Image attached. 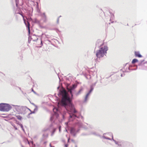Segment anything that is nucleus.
<instances>
[{"label":"nucleus","mask_w":147,"mask_h":147,"mask_svg":"<svg viewBox=\"0 0 147 147\" xmlns=\"http://www.w3.org/2000/svg\"><path fill=\"white\" fill-rule=\"evenodd\" d=\"M52 119V117H51V120H53V119Z\"/></svg>","instance_id":"nucleus-23"},{"label":"nucleus","mask_w":147,"mask_h":147,"mask_svg":"<svg viewBox=\"0 0 147 147\" xmlns=\"http://www.w3.org/2000/svg\"><path fill=\"white\" fill-rule=\"evenodd\" d=\"M76 85L75 84H73L72 86H70L69 88H68V89H70L71 90H73L75 88H76Z\"/></svg>","instance_id":"nucleus-9"},{"label":"nucleus","mask_w":147,"mask_h":147,"mask_svg":"<svg viewBox=\"0 0 147 147\" xmlns=\"http://www.w3.org/2000/svg\"><path fill=\"white\" fill-rule=\"evenodd\" d=\"M40 43H41V45H42V40L41 39H40Z\"/></svg>","instance_id":"nucleus-18"},{"label":"nucleus","mask_w":147,"mask_h":147,"mask_svg":"<svg viewBox=\"0 0 147 147\" xmlns=\"http://www.w3.org/2000/svg\"><path fill=\"white\" fill-rule=\"evenodd\" d=\"M22 17L23 18V20L24 21V22L26 25V26L28 28V33L29 35L30 34V24L29 23V22L28 21L27 22V24L26 21V20L24 19V16L23 15H22Z\"/></svg>","instance_id":"nucleus-5"},{"label":"nucleus","mask_w":147,"mask_h":147,"mask_svg":"<svg viewBox=\"0 0 147 147\" xmlns=\"http://www.w3.org/2000/svg\"><path fill=\"white\" fill-rule=\"evenodd\" d=\"M16 5L17 6V3H16Z\"/></svg>","instance_id":"nucleus-25"},{"label":"nucleus","mask_w":147,"mask_h":147,"mask_svg":"<svg viewBox=\"0 0 147 147\" xmlns=\"http://www.w3.org/2000/svg\"><path fill=\"white\" fill-rule=\"evenodd\" d=\"M62 95V98L60 102L58 103V105H60L65 107L66 109L69 111L74 113L77 112L74 106L71 103L69 97L67 96V94L65 90L61 91Z\"/></svg>","instance_id":"nucleus-1"},{"label":"nucleus","mask_w":147,"mask_h":147,"mask_svg":"<svg viewBox=\"0 0 147 147\" xmlns=\"http://www.w3.org/2000/svg\"><path fill=\"white\" fill-rule=\"evenodd\" d=\"M16 117L17 119L19 120H21L22 118V117L20 115L16 116Z\"/></svg>","instance_id":"nucleus-13"},{"label":"nucleus","mask_w":147,"mask_h":147,"mask_svg":"<svg viewBox=\"0 0 147 147\" xmlns=\"http://www.w3.org/2000/svg\"><path fill=\"white\" fill-rule=\"evenodd\" d=\"M19 14H20V15H21V16H22V15H23L22 14H21V13H19Z\"/></svg>","instance_id":"nucleus-22"},{"label":"nucleus","mask_w":147,"mask_h":147,"mask_svg":"<svg viewBox=\"0 0 147 147\" xmlns=\"http://www.w3.org/2000/svg\"><path fill=\"white\" fill-rule=\"evenodd\" d=\"M70 133L71 134L74 136H75L76 135L75 133V130L74 128H71L70 129Z\"/></svg>","instance_id":"nucleus-6"},{"label":"nucleus","mask_w":147,"mask_h":147,"mask_svg":"<svg viewBox=\"0 0 147 147\" xmlns=\"http://www.w3.org/2000/svg\"><path fill=\"white\" fill-rule=\"evenodd\" d=\"M16 2L17 1V0H16Z\"/></svg>","instance_id":"nucleus-28"},{"label":"nucleus","mask_w":147,"mask_h":147,"mask_svg":"<svg viewBox=\"0 0 147 147\" xmlns=\"http://www.w3.org/2000/svg\"><path fill=\"white\" fill-rule=\"evenodd\" d=\"M138 60L136 59H134L132 61V63L133 64H134L136 62H138Z\"/></svg>","instance_id":"nucleus-11"},{"label":"nucleus","mask_w":147,"mask_h":147,"mask_svg":"<svg viewBox=\"0 0 147 147\" xmlns=\"http://www.w3.org/2000/svg\"><path fill=\"white\" fill-rule=\"evenodd\" d=\"M69 139H70V138H68V142H69Z\"/></svg>","instance_id":"nucleus-21"},{"label":"nucleus","mask_w":147,"mask_h":147,"mask_svg":"<svg viewBox=\"0 0 147 147\" xmlns=\"http://www.w3.org/2000/svg\"><path fill=\"white\" fill-rule=\"evenodd\" d=\"M108 48L107 46H104L101 47L96 51V55L97 58H100L103 57L104 55H106Z\"/></svg>","instance_id":"nucleus-2"},{"label":"nucleus","mask_w":147,"mask_h":147,"mask_svg":"<svg viewBox=\"0 0 147 147\" xmlns=\"http://www.w3.org/2000/svg\"><path fill=\"white\" fill-rule=\"evenodd\" d=\"M67 89L68 90V91L70 93V94L71 95V96L72 97L73 96V94H72V90L69 89H68V88H67Z\"/></svg>","instance_id":"nucleus-14"},{"label":"nucleus","mask_w":147,"mask_h":147,"mask_svg":"<svg viewBox=\"0 0 147 147\" xmlns=\"http://www.w3.org/2000/svg\"><path fill=\"white\" fill-rule=\"evenodd\" d=\"M11 109L10 106L8 104L1 103L0 104V110L3 111H8Z\"/></svg>","instance_id":"nucleus-3"},{"label":"nucleus","mask_w":147,"mask_h":147,"mask_svg":"<svg viewBox=\"0 0 147 147\" xmlns=\"http://www.w3.org/2000/svg\"><path fill=\"white\" fill-rule=\"evenodd\" d=\"M89 93H88V94H86V98H87L88 97V96L89 95Z\"/></svg>","instance_id":"nucleus-16"},{"label":"nucleus","mask_w":147,"mask_h":147,"mask_svg":"<svg viewBox=\"0 0 147 147\" xmlns=\"http://www.w3.org/2000/svg\"><path fill=\"white\" fill-rule=\"evenodd\" d=\"M53 116V117H55V115H54Z\"/></svg>","instance_id":"nucleus-27"},{"label":"nucleus","mask_w":147,"mask_h":147,"mask_svg":"<svg viewBox=\"0 0 147 147\" xmlns=\"http://www.w3.org/2000/svg\"><path fill=\"white\" fill-rule=\"evenodd\" d=\"M16 110L20 113L24 114L27 109L24 107L19 106L17 107Z\"/></svg>","instance_id":"nucleus-4"},{"label":"nucleus","mask_w":147,"mask_h":147,"mask_svg":"<svg viewBox=\"0 0 147 147\" xmlns=\"http://www.w3.org/2000/svg\"><path fill=\"white\" fill-rule=\"evenodd\" d=\"M51 147H54V146H51Z\"/></svg>","instance_id":"nucleus-24"},{"label":"nucleus","mask_w":147,"mask_h":147,"mask_svg":"<svg viewBox=\"0 0 147 147\" xmlns=\"http://www.w3.org/2000/svg\"><path fill=\"white\" fill-rule=\"evenodd\" d=\"M31 39L34 41H35L36 40H38V38L35 35H33L32 37L31 38Z\"/></svg>","instance_id":"nucleus-8"},{"label":"nucleus","mask_w":147,"mask_h":147,"mask_svg":"<svg viewBox=\"0 0 147 147\" xmlns=\"http://www.w3.org/2000/svg\"><path fill=\"white\" fill-rule=\"evenodd\" d=\"M83 90V89L82 88H81L79 90V91L77 92V93H76V96H78V95H79V94H80V93H81V92Z\"/></svg>","instance_id":"nucleus-10"},{"label":"nucleus","mask_w":147,"mask_h":147,"mask_svg":"<svg viewBox=\"0 0 147 147\" xmlns=\"http://www.w3.org/2000/svg\"><path fill=\"white\" fill-rule=\"evenodd\" d=\"M69 116L71 118H73L74 119L75 118V117H76V115L74 114H70Z\"/></svg>","instance_id":"nucleus-12"},{"label":"nucleus","mask_w":147,"mask_h":147,"mask_svg":"<svg viewBox=\"0 0 147 147\" xmlns=\"http://www.w3.org/2000/svg\"><path fill=\"white\" fill-rule=\"evenodd\" d=\"M15 129H17L16 128H15Z\"/></svg>","instance_id":"nucleus-26"},{"label":"nucleus","mask_w":147,"mask_h":147,"mask_svg":"<svg viewBox=\"0 0 147 147\" xmlns=\"http://www.w3.org/2000/svg\"><path fill=\"white\" fill-rule=\"evenodd\" d=\"M134 53L136 57H142V55L140 54L139 52H138L135 51Z\"/></svg>","instance_id":"nucleus-7"},{"label":"nucleus","mask_w":147,"mask_h":147,"mask_svg":"<svg viewBox=\"0 0 147 147\" xmlns=\"http://www.w3.org/2000/svg\"><path fill=\"white\" fill-rule=\"evenodd\" d=\"M20 125H21V127L22 128H23V126L21 124Z\"/></svg>","instance_id":"nucleus-20"},{"label":"nucleus","mask_w":147,"mask_h":147,"mask_svg":"<svg viewBox=\"0 0 147 147\" xmlns=\"http://www.w3.org/2000/svg\"><path fill=\"white\" fill-rule=\"evenodd\" d=\"M34 113V111H31V112L29 114V115H30L31 114H32V113Z\"/></svg>","instance_id":"nucleus-15"},{"label":"nucleus","mask_w":147,"mask_h":147,"mask_svg":"<svg viewBox=\"0 0 147 147\" xmlns=\"http://www.w3.org/2000/svg\"><path fill=\"white\" fill-rule=\"evenodd\" d=\"M65 147H68V145L67 144H66L65 145Z\"/></svg>","instance_id":"nucleus-17"},{"label":"nucleus","mask_w":147,"mask_h":147,"mask_svg":"<svg viewBox=\"0 0 147 147\" xmlns=\"http://www.w3.org/2000/svg\"><path fill=\"white\" fill-rule=\"evenodd\" d=\"M92 89H91L90 90V92H89V93H90V92H91L92 91Z\"/></svg>","instance_id":"nucleus-19"}]
</instances>
